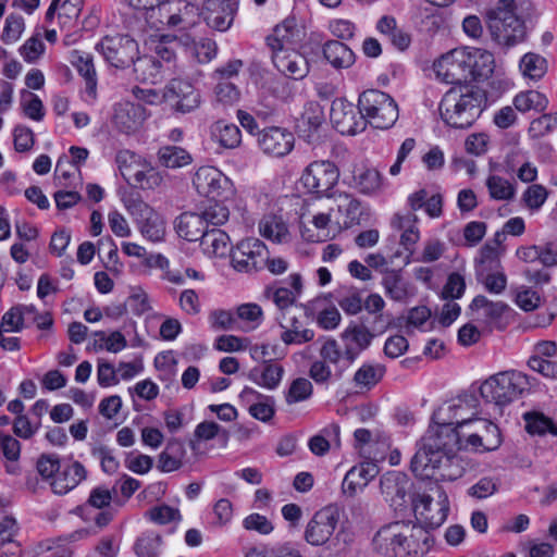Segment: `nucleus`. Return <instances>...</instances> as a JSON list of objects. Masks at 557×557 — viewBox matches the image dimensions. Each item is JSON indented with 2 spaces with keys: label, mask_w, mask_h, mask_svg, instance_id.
Listing matches in <instances>:
<instances>
[{
  "label": "nucleus",
  "mask_w": 557,
  "mask_h": 557,
  "mask_svg": "<svg viewBox=\"0 0 557 557\" xmlns=\"http://www.w3.org/2000/svg\"><path fill=\"white\" fill-rule=\"evenodd\" d=\"M373 337L374 334L363 325L349 326L342 333V338L345 342V349L342 350V354L347 367L354 363L360 352L371 345Z\"/></svg>",
  "instance_id": "nucleus-25"
},
{
  "label": "nucleus",
  "mask_w": 557,
  "mask_h": 557,
  "mask_svg": "<svg viewBox=\"0 0 557 557\" xmlns=\"http://www.w3.org/2000/svg\"><path fill=\"white\" fill-rule=\"evenodd\" d=\"M323 55L335 69H347L355 62L352 50L338 40H330L323 46Z\"/></svg>",
  "instance_id": "nucleus-40"
},
{
  "label": "nucleus",
  "mask_w": 557,
  "mask_h": 557,
  "mask_svg": "<svg viewBox=\"0 0 557 557\" xmlns=\"http://www.w3.org/2000/svg\"><path fill=\"white\" fill-rule=\"evenodd\" d=\"M474 262L476 276H483L485 272L500 268L499 251L496 249V245L484 244Z\"/></svg>",
  "instance_id": "nucleus-54"
},
{
  "label": "nucleus",
  "mask_w": 557,
  "mask_h": 557,
  "mask_svg": "<svg viewBox=\"0 0 557 557\" xmlns=\"http://www.w3.org/2000/svg\"><path fill=\"white\" fill-rule=\"evenodd\" d=\"M91 455L100 461L103 472L113 474L117 471L120 462L110 447L102 444L95 445L91 448Z\"/></svg>",
  "instance_id": "nucleus-64"
},
{
  "label": "nucleus",
  "mask_w": 557,
  "mask_h": 557,
  "mask_svg": "<svg viewBox=\"0 0 557 557\" xmlns=\"http://www.w3.org/2000/svg\"><path fill=\"white\" fill-rule=\"evenodd\" d=\"M525 430L530 434L544 435L549 433L557 435V423L541 412H527L523 414Z\"/></svg>",
  "instance_id": "nucleus-55"
},
{
  "label": "nucleus",
  "mask_w": 557,
  "mask_h": 557,
  "mask_svg": "<svg viewBox=\"0 0 557 557\" xmlns=\"http://www.w3.org/2000/svg\"><path fill=\"white\" fill-rule=\"evenodd\" d=\"M467 54L470 58L469 70L471 78H488L495 67L494 55L490 51L479 48H467Z\"/></svg>",
  "instance_id": "nucleus-37"
},
{
  "label": "nucleus",
  "mask_w": 557,
  "mask_h": 557,
  "mask_svg": "<svg viewBox=\"0 0 557 557\" xmlns=\"http://www.w3.org/2000/svg\"><path fill=\"white\" fill-rule=\"evenodd\" d=\"M257 144L264 154L282 158L293 150L295 137L287 128L270 126L257 133Z\"/></svg>",
  "instance_id": "nucleus-17"
},
{
  "label": "nucleus",
  "mask_w": 557,
  "mask_h": 557,
  "mask_svg": "<svg viewBox=\"0 0 557 557\" xmlns=\"http://www.w3.org/2000/svg\"><path fill=\"white\" fill-rule=\"evenodd\" d=\"M72 64L85 81V92L90 100L97 97V73L89 53L74 51Z\"/></svg>",
  "instance_id": "nucleus-35"
},
{
  "label": "nucleus",
  "mask_w": 557,
  "mask_h": 557,
  "mask_svg": "<svg viewBox=\"0 0 557 557\" xmlns=\"http://www.w3.org/2000/svg\"><path fill=\"white\" fill-rule=\"evenodd\" d=\"M486 17L490 34L497 44L512 47L525 39V24L516 14L515 0H498Z\"/></svg>",
  "instance_id": "nucleus-3"
},
{
  "label": "nucleus",
  "mask_w": 557,
  "mask_h": 557,
  "mask_svg": "<svg viewBox=\"0 0 557 557\" xmlns=\"http://www.w3.org/2000/svg\"><path fill=\"white\" fill-rule=\"evenodd\" d=\"M376 30L399 51L407 50L411 44L410 34L398 25L394 16L383 15L376 23Z\"/></svg>",
  "instance_id": "nucleus-32"
},
{
  "label": "nucleus",
  "mask_w": 557,
  "mask_h": 557,
  "mask_svg": "<svg viewBox=\"0 0 557 557\" xmlns=\"http://www.w3.org/2000/svg\"><path fill=\"white\" fill-rule=\"evenodd\" d=\"M339 521V510L334 506H326L317 511L307 524L305 537L311 545L325 544L334 533Z\"/></svg>",
  "instance_id": "nucleus-16"
},
{
  "label": "nucleus",
  "mask_w": 557,
  "mask_h": 557,
  "mask_svg": "<svg viewBox=\"0 0 557 557\" xmlns=\"http://www.w3.org/2000/svg\"><path fill=\"white\" fill-rule=\"evenodd\" d=\"M512 106L522 114L531 111L542 113L547 109L548 100L544 94L530 89L518 92L512 99Z\"/></svg>",
  "instance_id": "nucleus-42"
},
{
  "label": "nucleus",
  "mask_w": 557,
  "mask_h": 557,
  "mask_svg": "<svg viewBox=\"0 0 557 557\" xmlns=\"http://www.w3.org/2000/svg\"><path fill=\"white\" fill-rule=\"evenodd\" d=\"M288 281L292 289L278 287L273 292V301L281 310L290 307L301 293L302 283L300 274H290Z\"/></svg>",
  "instance_id": "nucleus-52"
},
{
  "label": "nucleus",
  "mask_w": 557,
  "mask_h": 557,
  "mask_svg": "<svg viewBox=\"0 0 557 557\" xmlns=\"http://www.w3.org/2000/svg\"><path fill=\"white\" fill-rule=\"evenodd\" d=\"M500 486V481L495 476H483L467 490V495L482 500L495 495Z\"/></svg>",
  "instance_id": "nucleus-59"
},
{
  "label": "nucleus",
  "mask_w": 557,
  "mask_h": 557,
  "mask_svg": "<svg viewBox=\"0 0 557 557\" xmlns=\"http://www.w3.org/2000/svg\"><path fill=\"white\" fill-rule=\"evenodd\" d=\"M479 401L474 394L462 393L441 405L432 414L435 423H446L459 429L470 428L478 419Z\"/></svg>",
  "instance_id": "nucleus-6"
},
{
  "label": "nucleus",
  "mask_w": 557,
  "mask_h": 557,
  "mask_svg": "<svg viewBox=\"0 0 557 557\" xmlns=\"http://www.w3.org/2000/svg\"><path fill=\"white\" fill-rule=\"evenodd\" d=\"M239 397L248 406V411L255 419L269 422L274 417L275 401L272 396L262 395L251 387H245Z\"/></svg>",
  "instance_id": "nucleus-27"
},
{
  "label": "nucleus",
  "mask_w": 557,
  "mask_h": 557,
  "mask_svg": "<svg viewBox=\"0 0 557 557\" xmlns=\"http://www.w3.org/2000/svg\"><path fill=\"white\" fill-rule=\"evenodd\" d=\"M237 12L234 0H207L201 15L206 24L218 32H226L233 24Z\"/></svg>",
  "instance_id": "nucleus-23"
},
{
  "label": "nucleus",
  "mask_w": 557,
  "mask_h": 557,
  "mask_svg": "<svg viewBox=\"0 0 557 557\" xmlns=\"http://www.w3.org/2000/svg\"><path fill=\"white\" fill-rule=\"evenodd\" d=\"M355 187L364 195H374L382 189V177L377 170L364 168L354 174Z\"/></svg>",
  "instance_id": "nucleus-47"
},
{
  "label": "nucleus",
  "mask_w": 557,
  "mask_h": 557,
  "mask_svg": "<svg viewBox=\"0 0 557 557\" xmlns=\"http://www.w3.org/2000/svg\"><path fill=\"white\" fill-rule=\"evenodd\" d=\"M174 228L180 237L188 242L201 239L208 230L197 212H183L175 219Z\"/></svg>",
  "instance_id": "nucleus-33"
},
{
  "label": "nucleus",
  "mask_w": 557,
  "mask_h": 557,
  "mask_svg": "<svg viewBox=\"0 0 557 557\" xmlns=\"http://www.w3.org/2000/svg\"><path fill=\"white\" fill-rule=\"evenodd\" d=\"M385 371V367L380 363H363L355 372L352 383L358 392H368L382 381Z\"/></svg>",
  "instance_id": "nucleus-38"
},
{
  "label": "nucleus",
  "mask_w": 557,
  "mask_h": 557,
  "mask_svg": "<svg viewBox=\"0 0 557 557\" xmlns=\"http://www.w3.org/2000/svg\"><path fill=\"white\" fill-rule=\"evenodd\" d=\"M96 49L111 66L116 69L129 66L139 53L137 41L128 35L106 36Z\"/></svg>",
  "instance_id": "nucleus-10"
},
{
  "label": "nucleus",
  "mask_w": 557,
  "mask_h": 557,
  "mask_svg": "<svg viewBox=\"0 0 557 557\" xmlns=\"http://www.w3.org/2000/svg\"><path fill=\"white\" fill-rule=\"evenodd\" d=\"M507 308L505 302L492 301L483 295H478L470 305V309L475 313V319L487 324L498 320Z\"/></svg>",
  "instance_id": "nucleus-39"
},
{
  "label": "nucleus",
  "mask_w": 557,
  "mask_h": 557,
  "mask_svg": "<svg viewBox=\"0 0 557 557\" xmlns=\"http://www.w3.org/2000/svg\"><path fill=\"white\" fill-rule=\"evenodd\" d=\"M416 511L426 530H434L440 528L446 520L449 511V502L446 493L437 490V499L430 495H419L416 503Z\"/></svg>",
  "instance_id": "nucleus-15"
},
{
  "label": "nucleus",
  "mask_w": 557,
  "mask_h": 557,
  "mask_svg": "<svg viewBox=\"0 0 557 557\" xmlns=\"http://www.w3.org/2000/svg\"><path fill=\"white\" fill-rule=\"evenodd\" d=\"M440 462L429 463L425 468L426 475H418L421 479L436 478L444 481H455L462 476L465 468L456 453L440 458Z\"/></svg>",
  "instance_id": "nucleus-29"
},
{
  "label": "nucleus",
  "mask_w": 557,
  "mask_h": 557,
  "mask_svg": "<svg viewBox=\"0 0 557 557\" xmlns=\"http://www.w3.org/2000/svg\"><path fill=\"white\" fill-rule=\"evenodd\" d=\"M147 117L148 112L143 104L124 101L113 107L111 122L117 132L133 135L140 131Z\"/></svg>",
  "instance_id": "nucleus-18"
},
{
  "label": "nucleus",
  "mask_w": 557,
  "mask_h": 557,
  "mask_svg": "<svg viewBox=\"0 0 557 557\" xmlns=\"http://www.w3.org/2000/svg\"><path fill=\"white\" fill-rule=\"evenodd\" d=\"M281 327L285 331L281 334V339L286 345L304 344L314 337V332L310 329H301V323L296 317H290L288 321L281 322Z\"/></svg>",
  "instance_id": "nucleus-48"
},
{
  "label": "nucleus",
  "mask_w": 557,
  "mask_h": 557,
  "mask_svg": "<svg viewBox=\"0 0 557 557\" xmlns=\"http://www.w3.org/2000/svg\"><path fill=\"white\" fill-rule=\"evenodd\" d=\"M161 544V535L154 532H147L137 539L134 545V550L138 557H157L159 555Z\"/></svg>",
  "instance_id": "nucleus-58"
},
{
  "label": "nucleus",
  "mask_w": 557,
  "mask_h": 557,
  "mask_svg": "<svg viewBox=\"0 0 557 557\" xmlns=\"http://www.w3.org/2000/svg\"><path fill=\"white\" fill-rule=\"evenodd\" d=\"M469 62L467 48L453 49L434 62L433 70L436 77L446 84L466 85L472 79Z\"/></svg>",
  "instance_id": "nucleus-9"
},
{
  "label": "nucleus",
  "mask_w": 557,
  "mask_h": 557,
  "mask_svg": "<svg viewBox=\"0 0 557 557\" xmlns=\"http://www.w3.org/2000/svg\"><path fill=\"white\" fill-rule=\"evenodd\" d=\"M237 318L246 325L242 327L244 331H251L258 327L262 322V309L257 304H243L237 307Z\"/></svg>",
  "instance_id": "nucleus-61"
},
{
  "label": "nucleus",
  "mask_w": 557,
  "mask_h": 557,
  "mask_svg": "<svg viewBox=\"0 0 557 557\" xmlns=\"http://www.w3.org/2000/svg\"><path fill=\"white\" fill-rule=\"evenodd\" d=\"M202 251L210 257H224L228 252L230 237L219 230H207L200 239Z\"/></svg>",
  "instance_id": "nucleus-45"
},
{
  "label": "nucleus",
  "mask_w": 557,
  "mask_h": 557,
  "mask_svg": "<svg viewBox=\"0 0 557 557\" xmlns=\"http://www.w3.org/2000/svg\"><path fill=\"white\" fill-rule=\"evenodd\" d=\"M325 121L323 108L315 101L306 104L300 119V129L310 139Z\"/></svg>",
  "instance_id": "nucleus-46"
},
{
  "label": "nucleus",
  "mask_w": 557,
  "mask_h": 557,
  "mask_svg": "<svg viewBox=\"0 0 557 557\" xmlns=\"http://www.w3.org/2000/svg\"><path fill=\"white\" fill-rule=\"evenodd\" d=\"M296 33L294 20H285L282 24L276 25L273 33L267 37L272 53L292 48Z\"/></svg>",
  "instance_id": "nucleus-41"
},
{
  "label": "nucleus",
  "mask_w": 557,
  "mask_h": 557,
  "mask_svg": "<svg viewBox=\"0 0 557 557\" xmlns=\"http://www.w3.org/2000/svg\"><path fill=\"white\" fill-rule=\"evenodd\" d=\"M485 184L490 197L494 200H511L515 197V186L508 180L499 175H490Z\"/></svg>",
  "instance_id": "nucleus-56"
},
{
  "label": "nucleus",
  "mask_w": 557,
  "mask_h": 557,
  "mask_svg": "<svg viewBox=\"0 0 557 557\" xmlns=\"http://www.w3.org/2000/svg\"><path fill=\"white\" fill-rule=\"evenodd\" d=\"M401 557L412 556L420 557L424 556L433 545V539L424 527L417 524L410 520L401 521Z\"/></svg>",
  "instance_id": "nucleus-21"
},
{
  "label": "nucleus",
  "mask_w": 557,
  "mask_h": 557,
  "mask_svg": "<svg viewBox=\"0 0 557 557\" xmlns=\"http://www.w3.org/2000/svg\"><path fill=\"white\" fill-rule=\"evenodd\" d=\"M392 226L401 232L400 244L411 252L420 239L418 216L413 212L396 213L392 219Z\"/></svg>",
  "instance_id": "nucleus-31"
},
{
  "label": "nucleus",
  "mask_w": 557,
  "mask_h": 557,
  "mask_svg": "<svg viewBox=\"0 0 557 557\" xmlns=\"http://www.w3.org/2000/svg\"><path fill=\"white\" fill-rule=\"evenodd\" d=\"M185 456L184 443L177 438H172L158 456L157 468L165 473L176 471L182 468Z\"/></svg>",
  "instance_id": "nucleus-36"
},
{
  "label": "nucleus",
  "mask_w": 557,
  "mask_h": 557,
  "mask_svg": "<svg viewBox=\"0 0 557 557\" xmlns=\"http://www.w3.org/2000/svg\"><path fill=\"white\" fill-rule=\"evenodd\" d=\"M161 98L175 111L189 113L200 104V95L191 84L174 78L163 88Z\"/></svg>",
  "instance_id": "nucleus-19"
},
{
  "label": "nucleus",
  "mask_w": 557,
  "mask_h": 557,
  "mask_svg": "<svg viewBox=\"0 0 557 557\" xmlns=\"http://www.w3.org/2000/svg\"><path fill=\"white\" fill-rule=\"evenodd\" d=\"M407 478L404 473L391 471L380 479V488L386 500L392 503L406 496Z\"/></svg>",
  "instance_id": "nucleus-43"
},
{
  "label": "nucleus",
  "mask_w": 557,
  "mask_h": 557,
  "mask_svg": "<svg viewBox=\"0 0 557 557\" xmlns=\"http://www.w3.org/2000/svg\"><path fill=\"white\" fill-rule=\"evenodd\" d=\"M519 69L524 77L537 82L547 73L548 63L544 57L528 52L521 58Z\"/></svg>",
  "instance_id": "nucleus-50"
},
{
  "label": "nucleus",
  "mask_w": 557,
  "mask_h": 557,
  "mask_svg": "<svg viewBox=\"0 0 557 557\" xmlns=\"http://www.w3.org/2000/svg\"><path fill=\"white\" fill-rule=\"evenodd\" d=\"M430 425L422 438L421 448L414 454L410 469L414 475H426L429 463L440 462V458L457 453L461 448L463 435L446 423Z\"/></svg>",
  "instance_id": "nucleus-2"
},
{
  "label": "nucleus",
  "mask_w": 557,
  "mask_h": 557,
  "mask_svg": "<svg viewBox=\"0 0 557 557\" xmlns=\"http://www.w3.org/2000/svg\"><path fill=\"white\" fill-rule=\"evenodd\" d=\"M335 203L338 212L346 215L347 220L344 221L346 225L359 221L361 215L360 202L355 197L347 193H339L335 196Z\"/></svg>",
  "instance_id": "nucleus-57"
},
{
  "label": "nucleus",
  "mask_w": 557,
  "mask_h": 557,
  "mask_svg": "<svg viewBox=\"0 0 557 557\" xmlns=\"http://www.w3.org/2000/svg\"><path fill=\"white\" fill-rule=\"evenodd\" d=\"M158 160L168 169L183 168L191 163V156L178 146H163L158 150Z\"/></svg>",
  "instance_id": "nucleus-51"
},
{
  "label": "nucleus",
  "mask_w": 557,
  "mask_h": 557,
  "mask_svg": "<svg viewBox=\"0 0 557 557\" xmlns=\"http://www.w3.org/2000/svg\"><path fill=\"white\" fill-rule=\"evenodd\" d=\"M127 209L139 224L141 234L151 242H160L165 234L164 221L149 205L141 200H134Z\"/></svg>",
  "instance_id": "nucleus-20"
},
{
  "label": "nucleus",
  "mask_w": 557,
  "mask_h": 557,
  "mask_svg": "<svg viewBox=\"0 0 557 557\" xmlns=\"http://www.w3.org/2000/svg\"><path fill=\"white\" fill-rule=\"evenodd\" d=\"M284 368L272 360L264 361L262 364L252 368L248 377L253 383L267 389H275L283 377Z\"/></svg>",
  "instance_id": "nucleus-34"
},
{
  "label": "nucleus",
  "mask_w": 557,
  "mask_h": 557,
  "mask_svg": "<svg viewBox=\"0 0 557 557\" xmlns=\"http://www.w3.org/2000/svg\"><path fill=\"white\" fill-rule=\"evenodd\" d=\"M127 156L131 159L135 158L134 154H129L127 151L121 152L116 157V162L122 176L128 184L141 189H156L163 184V175L150 163L145 162L140 168L139 165L133 166L126 164Z\"/></svg>",
  "instance_id": "nucleus-14"
},
{
  "label": "nucleus",
  "mask_w": 557,
  "mask_h": 557,
  "mask_svg": "<svg viewBox=\"0 0 557 557\" xmlns=\"http://www.w3.org/2000/svg\"><path fill=\"white\" fill-rule=\"evenodd\" d=\"M470 428L473 429V432H461V434L466 444L474 450L490 451L500 445L499 429L492 421L478 418Z\"/></svg>",
  "instance_id": "nucleus-22"
},
{
  "label": "nucleus",
  "mask_w": 557,
  "mask_h": 557,
  "mask_svg": "<svg viewBox=\"0 0 557 557\" xmlns=\"http://www.w3.org/2000/svg\"><path fill=\"white\" fill-rule=\"evenodd\" d=\"M211 133L220 145L227 149H234L242 143L240 129L233 123L218 121L212 125Z\"/></svg>",
  "instance_id": "nucleus-49"
},
{
  "label": "nucleus",
  "mask_w": 557,
  "mask_h": 557,
  "mask_svg": "<svg viewBox=\"0 0 557 557\" xmlns=\"http://www.w3.org/2000/svg\"><path fill=\"white\" fill-rule=\"evenodd\" d=\"M312 384L308 379L298 377L290 383L285 393V400L288 405L304 401L312 395Z\"/></svg>",
  "instance_id": "nucleus-62"
},
{
  "label": "nucleus",
  "mask_w": 557,
  "mask_h": 557,
  "mask_svg": "<svg viewBox=\"0 0 557 557\" xmlns=\"http://www.w3.org/2000/svg\"><path fill=\"white\" fill-rule=\"evenodd\" d=\"M199 195L209 198L227 199L234 194L232 181L214 166L199 168L193 178Z\"/></svg>",
  "instance_id": "nucleus-12"
},
{
  "label": "nucleus",
  "mask_w": 557,
  "mask_h": 557,
  "mask_svg": "<svg viewBox=\"0 0 557 557\" xmlns=\"http://www.w3.org/2000/svg\"><path fill=\"white\" fill-rule=\"evenodd\" d=\"M401 521L388 523L375 533L373 548L384 557H401Z\"/></svg>",
  "instance_id": "nucleus-24"
},
{
  "label": "nucleus",
  "mask_w": 557,
  "mask_h": 557,
  "mask_svg": "<svg viewBox=\"0 0 557 557\" xmlns=\"http://www.w3.org/2000/svg\"><path fill=\"white\" fill-rule=\"evenodd\" d=\"M268 248L258 238L242 239L231 250V262L237 272L252 273L265 267Z\"/></svg>",
  "instance_id": "nucleus-11"
},
{
  "label": "nucleus",
  "mask_w": 557,
  "mask_h": 557,
  "mask_svg": "<svg viewBox=\"0 0 557 557\" xmlns=\"http://www.w3.org/2000/svg\"><path fill=\"white\" fill-rule=\"evenodd\" d=\"M134 73L140 82L156 83L160 77L161 62L153 57L144 55L134 59Z\"/></svg>",
  "instance_id": "nucleus-53"
},
{
  "label": "nucleus",
  "mask_w": 557,
  "mask_h": 557,
  "mask_svg": "<svg viewBox=\"0 0 557 557\" xmlns=\"http://www.w3.org/2000/svg\"><path fill=\"white\" fill-rule=\"evenodd\" d=\"M528 376L519 371H504L490 376L480 386L481 397L503 408L519 399L529 389Z\"/></svg>",
  "instance_id": "nucleus-4"
},
{
  "label": "nucleus",
  "mask_w": 557,
  "mask_h": 557,
  "mask_svg": "<svg viewBox=\"0 0 557 557\" xmlns=\"http://www.w3.org/2000/svg\"><path fill=\"white\" fill-rule=\"evenodd\" d=\"M205 222L206 227L209 224L213 226H219L224 224L230 218L228 208L220 201L210 202L205 209L199 213Z\"/></svg>",
  "instance_id": "nucleus-60"
},
{
  "label": "nucleus",
  "mask_w": 557,
  "mask_h": 557,
  "mask_svg": "<svg viewBox=\"0 0 557 557\" xmlns=\"http://www.w3.org/2000/svg\"><path fill=\"white\" fill-rule=\"evenodd\" d=\"M320 360L312 362L309 370L310 377L318 384L327 383L332 379H341L348 368L341 366V362L344 361L342 349L333 338L323 343L320 348Z\"/></svg>",
  "instance_id": "nucleus-8"
},
{
  "label": "nucleus",
  "mask_w": 557,
  "mask_h": 557,
  "mask_svg": "<svg viewBox=\"0 0 557 557\" xmlns=\"http://www.w3.org/2000/svg\"><path fill=\"white\" fill-rule=\"evenodd\" d=\"M360 113L372 127L388 129L398 120L399 110L395 100L379 89H368L358 99Z\"/></svg>",
  "instance_id": "nucleus-5"
},
{
  "label": "nucleus",
  "mask_w": 557,
  "mask_h": 557,
  "mask_svg": "<svg viewBox=\"0 0 557 557\" xmlns=\"http://www.w3.org/2000/svg\"><path fill=\"white\" fill-rule=\"evenodd\" d=\"M272 61L281 73L294 79H301L309 73L306 58L293 48L272 53Z\"/></svg>",
  "instance_id": "nucleus-26"
},
{
  "label": "nucleus",
  "mask_w": 557,
  "mask_h": 557,
  "mask_svg": "<svg viewBox=\"0 0 557 557\" xmlns=\"http://www.w3.org/2000/svg\"><path fill=\"white\" fill-rule=\"evenodd\" d=\"M339 178V170L330 160H317L309 163L304 170L300 183L304 188L318 198L333 197V188Z\"/></svg>",
  "instance_id": "nucleus-7"
},
{
  "label": "nucleus",
  "mask_w": 557,
  "mask_h": 557,
  "mask_svg": "<svg viewBox=\"0 0 557 557\" xmlns=\"http://www.w3.org/2000/svg\"><path fill=\"white\" fill-rule=\"evenodd\" d=\"M87 478V470L78 462L74 461L60 468L57 475L52 479L50 485L52 492L57 495H65L74 490L82 481Z\"/></svg>",
  "instance_id": "nucleus-28"
},
{
  "label": "nucleus",
  "mask_w": 557,
  "mask_h": 557,
  "mask_svg": "<svg viewBox=\"0 0 557 557\" xmlns=\"http://www.w3.org/2000/svg\"><path fill=\"white\" fill-rule=\"evenodd\" d=\"M486 103L484 90L473 85L451 87L440 103L444 122L455 128L470 127L481 115Z\"/></svg>",
  "instance_id": "nucleus-1"
},
{
  "label": "nucleus",
  "mask_w": 557,
  "mask_h": 557,
  "mask_svg": "<svg viewBox=\"0 0 557 557\" xmlns=\"http://www.w3.org/2000/svg\"><path fill=\"white\" fill-rule=\"evenodd\" d=\"M330 120L334 128L342 135H356L367 127V121L360 110L345 98L333 100Z\"/></svg>",
  "instance_id": "nucleus-13"
},
{
  "label": "nucleus",
  "mask_w": 557,
  "mask_h": 557,
  "mask_svg": "<svg viewBox=\"0 0 557 557\" xmlns=\"http://www.w3.org/2000/svg\"><path fill=\"white\" fill-rule=\"evenodd\" d=\"M260 234L274 243H285L289 239V232L282 216L267 214L259 222Z\"/></svg>",
  "instance_id": "nucleus-44"
},
{
  "label": "nucleus",
  "mask_w": 557,
  "mask_h": 557,
  "mask_svg": "<svg viewBox=\"0 0 557 557\" xmlns=\"http://www.w3.org/2000/svg\"><path fill=\"white\" fill-rule=\"evenodd\" d=\"M385 295L394 301L405 302L413 295V290L400 270L385 269L382 277Z\"/></svg>",
  "instance_id": "nucleus-30"
},
{
  "label": "nucleus",
  "mask_w": 557,
  "mask_h": 557,
  "mask_svg": "<svg viewBox=\"0 0 557 557\" xmlns=\"http://www.w3.org/2000/svg\"><path fill=\"white\" fill-rule=\"evenodd\" d=\"M189 50L199 63H208L216 55L218 46L212 39L201 38L198 41H194Z\"/></svg>",
  "instance_id": "nucleus-63"
}]
</instances>
